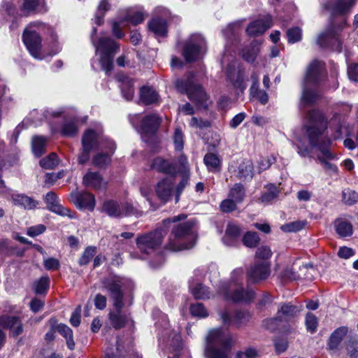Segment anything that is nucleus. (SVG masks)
I'll return each mask as SVG.
<instances>
[{
	"mask_svg": "<svg viewBox=\"0 0 358 358\" xmlns=\"http://www.w3.org/2000/svg\"><path fill=\"white\" fill-rule=\"evenodd\" d=\"M308 122L303 127L306 131L310 147L306 145L302 138L297 139V152L302 157H310L311 150L317 148L322 154V157L318 156L317 160L323 164L324 167L333 172L337 171L336 165L329 162L327 159H333L334 155L329 147L331 140L323 138L322 135L327 128V122L324 115L319 110H311L306 115Z\"/></svg>",
	"mask_w": 358,
	"mask_h": 358,
	"instance_id": "obj_1",
	"label": "nucleus"
},
{
	"mask_svg": "<svg viewBox=\"0 0 358 358\" xmlns=\"http://www.w3.org/2000/svg\"><path fill=\"white\" fill-rule=\"evenodd\" d=\"M102 285L113 301L114 310L108 314L110 323L114 329H120L130 320V314L123 310V299L124 292L134 288V283L128 278L112 275L103 278Z\"/></svg>",
	"mask_w": 358,
	"mask_h": 358,
	"instance_id": "obj_2",
	"label": "nucleus"
},
{
	"mask_svg": "<svg viewBox=\"0 0 358 358\" xmlns=\"http://www.w3.org/2000/svg\"><path fill=\"white\" fill-rule=\"evenodd\" d=\"M244 270L236 268L232 271L228 281H220L217 287V293L225 301L234 303H248L255 297V292L250 288L243 287Z\"/></svg>",
	"mask_w": 358,
	"mask_h": 358,
	"instance_id": "obj_3",
	"label": "nucleus"
},
{
	"mask_svg": "<svg viewBox=\"0 0 358 358\" xmlns=\"http://www.w3.org/2000/svg\"><path fill=\"white\" fill-rule=\"evenodd\" d=\"M152 317L157 329L159 345L167 355L168 358H178L182 348L180 334L169 327L167 315L160 310L155 308Z\"/></svg>",
	"mask_w": 358,
	"mask_h": 358,
	"instance_id": "obj_4",
	"label": "nucleus"
},
{
	"mask_svg": "<svg viewBox=\"0 0 358 358\" xmlns=\"http://www.w3.org/2000/svg\"><path fill=\"white\" fill-rule=\"evenodd\" d=\"M184 215L175 216L163 221L162 225L155 230L149 233L143 234L136 238V245L141 254L131 252L130 257L132 259H146L150 255L157 253L160 248L164 237L167 234L166 225L171 222H176L184 219Z\"/></svg>",
	"mask_w": 358,
	"mask_h": 358,
	"instance_id": "obj_5",
	"label": "nucleus"
},
{
	"mask_svg": "<svg viewBox=\"0 0 358 358\" xmlns=\"http://www.w3.org/2000/svg\"><path fill=\"white\" fill-rule=\"evenodd\" d=\"M147 17L146 10L139 5L119 9L116 17L110 21L113 36L118 39L123 38L125 36L124 28L142 24Z\"/></svg>",
	"mask_w": 358,
	"mask_h": 358,
	"instance_id": "obj_6",
	"label": "nucleus"
},
{
	"mask_svg": "<svg viewBox=\"0 0 358 358\" xmlns=\"http://www.w3.org/2000/svg\"><path fill=\"white\" fill-rule=\"evenodd\" d=\"M323 71V64L317 60L313 61L308 66L303 83L302 94L300 99V109H305L316 103L319 94L316 87L321 80Z\"/></svg>",
	"mask_w": 358,
	"mask_h": 358,
	"instance_id": "obj_7",
	"label": "nucleus"
},
{
	"mask_svg": "<svg viewBox=\"0 0 358 358\" xmlns=\"http://www.w3.org/2000/svg\"><path fill=\"white\" fill-rule=\"evenodd\" d=\"M196 240V235L194 230V222L187 220L173 227L166 248L174 252L188 250L194 247Z\"/></svg>",
	"mask_w": 358,
	"mask_h": 358,
	"instance_id": "obj_8",
	"label": "nucleus"
},
{
	"mask_svg": "<svg viewBox=\"0 0 358 358\" xmlns=\"http://www.w3.org/2000/svg\"><path fill=\"white\" fill-rule=\"evenodd\" d=\"M231 346V338L222 328L211 329L206 337L205 355L207 358H229Z\"/></svg>",
	"mask_w": 358,
	"mask_h": 358,
	"instance_id": "obj_9",
	"label": "nucleus"
},
{
	"mask_svg": "<svg viewBox=\"0 0 358 358\" xmlns=\"http://www.w3.org/2000/svg\"><path fill=\"white\" fill-rule=\"evenodd\" d=\"M108 141L113 140L103 135L101 125L86 129L82 136V147L78 156V162L82 165L86 164L90 158L92 151L104 147Z\"/></svg>",
	"mask_w": 358,
	"mask_h": 358,
	"instance_id": "obj_10",
	"label": "nucleus"
},
{
	"mask_svg": "<svg viewBox=\"0 0 358 358\" xmlns=\"http://www.w3.org/2000/svg\"><path fill=\"white\" fill-rule=\"evenodd\" d=\"M230 48L231 46H227L225 49L222 56L220 63L222 68H226L227 79L231 83L234 87L243 92L246 88L247 78L244 70L240 66H236L235 54H232Z\"/></svg>",
	"mask_w": 358,
	"mask_h": 358,
	"instance_id": "obj_11",
	"label": "nucleus"
},
{
	"mask_svg": "<svg viewBox=\"0 0 358 358\" xmlns=\"http://www.w3.org/2000/svg\"><path fill=\"white\" fill-rule=\"evenodd\" d=\"M349 26L346 20L331 24L321 30L316 36L318 45H343L349 36Z\"/></svg>",
	"mask_w": 358,
	"mask_h": 358,
	"instance_id": "obj_12",
	"label": "nucleus"
},
{
	"mask_svg": "<svg viewBox=\"0 0 358 358\" xmlns=\"http://www.w3.org/2000/svg\"><path fill=\"white\" fill-rule=\"evenodd\" d=\"M175 86L180 93L186 94L198 108H207L208 96L200 85L194 83L192 77H188L186 80H176Z\"/></svg>",
	"mask_w": 358,
	"mask_h": 358,
	"instance_id": "obj_13",
	"label": "nucleus"
},
{
	"mask_svg": "<svg viewBox=\"0 0 358 358\" xmlns=\"http://www.w3.org/2000/svg\"><path fill=\"white\" fill-rule=\"evenodd\" d=\"M131 124L136 129L142 136L143 139L146 141V137L153 136L157 132L160 124L161 118L157 114L153 113L145 115L141 120V125L138 126L140 120L139 115H134L129 118Z\"/></svg>",
	"mask_w": 358,
	"mask_h": 358,
	"instance_id": "obj_14",
	"label": "nucleus"
},
{
	"mask_svg": "<svg viewBox=\"0 0 358 358\" xmlns=\"http://www.w3.org/2000/svg\"><path fill=\"white\" fill-rule=\"evenodd\" d=\"M218 314L224 326L236 328L245 325L251 317L248 311L241 310L232 312L228 308H224L220 310Z\"/></svg>",
	"mask_w": 358,
	"mask_h": 358,
	"instance_id": "obj_15",
	"label": "nucleus"
},
{
	"mask_svg": "<svg viewBox=\"0 0 358 358\" xmlns=\"http://www.w3.org/2000/svg\"><path fill=\"white\" fill-rule=\"evenodd\" d=\"M119 46H96V56L106 74H110L113 69V59L117 54Z\"/></svg>",
	"mask_w": 358,
	"mask_h": 358,
	"instance_id": "obj_16",
	"label": "nucleus"
},
{
	"mask_svg": "<svg viewBox=\"0 0 358 358\" xmlns=\"http://www.w3.org/2000/svg\"><path fill=\"white\" fill-rule=\"evenodd\" d=\"M202 274L196 271L194 275L189 279V289L195 299L207 300L213 296L209 287L201 283Z\"/></svg>",
	"mask_w": 358,
	"mask_h": 358,
	"instance_id": "obj_17",
	"label": "nucleus"
},
{
	"mask_svg": "<svg viewBox=\"0 0 358 358\" xmlns=\"http://www.w3.org/2000/svg\"><path fill=\"white\" fill-rule=\"evenodd\" d=\"M270 275V261H256L255 263L248 269L247 273L248 280L253 283H257L260 281L265 280Z\"/></svg>",
	"mask_w": 358,
	"mask_h": 358,
	"instance_id": "obj_18",
	"label": "nucleus"
},
{
	"mask_svg": "<svg viewBox=\"0 0 358 358\" xmlns=\"http://www.w3.org/2000/svg\"><path fill=\"white\" fill-rule=\"evenodd\" d=\"M356 0H322L321 6L332 15H344L352 9Z\"/></svg>",
	"mask_w": 358,
	"mask_h": 358,
	"instance_id": "obj_19",
	"label": "nucleus"
},
{
	"mask_svg": "<svg viewBox=\"0 0 358 358\" xmlns=\"http://www.w3.org/2000/svg\"><path fill=\"white\" fill-rule=\"evenodd\" d=\"M103 211L110 217H121L134 215L136 209L129 203L119 204L114 201H108L103 203Z\"/></svg>",
	"mask_w": 358,
	"mask_h": 358,
	"instance_id": "obj_20",
	"label": "nucleus"
},
{
	"mask_svg": "<svg viewBox=\"0 0 358 358\" xmlns=\"http://www.w3.org/2000/svg\"><path fill=\"white\" fill-rule=\"evenodd\" d=\"M102 151L96 152L92 157V164L99 169L106 168L111 162V157L116 150L113 141H106V145L101 148Z\"/></svg>",
	"mask_w": 358,
	"mask_h": 358,
	"instance_id": "obj_21",
	"label": "nucleus"
},
{
	"mask_svg": "<svg viewBox=\"0 0 358 358\" xmlns=\"http://www.w3.org/2000/svg\"><path fill=\"white\" fill-rule=\"evenodd\" d=\"M273 25L270 15L251 21L245 29V32L250 38H256L264 34Z\"/></svg>",
	"mask_w": 358,
	"mask_h": 358,
	"instance_id": "obj_22",
	"label": "nucleus"
},
{
	"mask_svg": "<svg viewBox=\"0 0 358 358\" xmlns=\"http://www.w3.org/2000/svg\"><path fill=\"white\" fill-rule=\"evenodd\" d=\"M45 201L48 208L50 211L62 217L66 216L71 219L76 218L75 213L59 204V199L55 192H48L45 196Z\"/></svg>",
	"mask_w": 358,
	"mask_h": 358,
	"instance_id": "obj_23",
	"label": "nucleus"
},
{
	"mask_svg": "<svg viewBox=\"0 0 358 358\" xmlns=\"http://www.w3.org/2000/svg\"><path fill=\"white\" fill-rule=\"evenodd\" d=\"M303 306H294L291 303H280L278 308V318L281 322H292L299 315Z\"/></svg>",
	"mask_w": 358,
	"mask_h": 358,
	"instance_id": "obj_24",
	"label": "nucleus"
},
{
	"mask_svg": "<svg viewBox=\"0 0 358 358\" xmlns=\"http://www.w3.org/2000/svg\"><path fill=\"white\" fill-rule=\"evenodd\" d=\"M0 327L10 331V334L17 337L23 332L22 320L18 316L3 315L0 317Z\"/></svg>",
	"mask_w": 358,
	"mask_h": 358,
	"instance_id": "obj_25",
	"label": "nucleus"
},
{
	"mask_svg": "<svg viewBox=\"0 0 358 358\" xmlns=\"http://www.w3.org/2000/svg\"><path fill=\"white\" fill-rule=\"evenodd\" d=\"M28 52L35 59L48 60L61 51L59 46H25Z\"/></svg>",
	"mask_w": 358,
	"mask_h": 358,
	"instance_id": "obj_26",
	"label": "nucleus"
},
{
	"mask_svg": "<svg viewBox=\"0 0 358 358\" xmlns=\"http://www.w3.org/2000/svg\"><path fill=\"white\" fill-rule=\"evenodd\" d=\"M42 23L34 22L29 24L22 33L24 45H41L42 40L38 33Z\"/></svg>",
	"mask_w": 358,
	"mask_h": 358,
	"instance_id": "obj_27",
	"label": "nucleus"
},
{
	"mask_svg": "<svg viewBox=\"0 0 358 358\" xmlns=\"http://www.w3.org/2000/svg\"><path fill=\"white\" fill-rule=\"evenodd\" d=\"M72 202L79 209L93 210L95 206V198L93 194L84 192H75L71 194Z\"/></svg>",
	"mask_w": 358,
	"mask_h": 358,
	"instance_id": "obj_28",
	"label": "nucleus"
},
{
	"mask_svg": "<svg viewBox=\"0 0 358 358\" xmlns=\"http://www.w3.org/2000/svg\"><path fill=\"white\" fill-rule=\"evenodd\" d=\"M151 168L159 173L175 176L178 173L176 163L173 160L157 157L152 162Z\"/></svg>",
	"mask_w": 358,
	"mask_h": 358,
	"instance_id": "obj_29",
	"label": "nucleus"
},
{
	"mask_svg": "<svg viewBox=\"0 0 358 358\" xmlns=\"http://www.w3.org/2000/svg\"><path fill=\"white\" fill-rule=\"evenodd\" d=\"M16 13V8L12 3L3 2L0 8V27H1L5 22L12 20L10 29L11 30L16 29L18 27L15 17Z\"/></svg>",
	"mask_w": 358,
	"mask_h": 358,
	"instance_id": "obj_30",
	"label": "nucleus"
},
{
	"mask_svg": "<svg viewBox=\"0 0 358 358\" xmlns=\"http://www.w3.org/2000/svg\"><path fill=\"white\" fill-rule=\"evenodd\" d=\"M173 191V181L168 178L162 179L158 182L155 187L156 195L162 204L166 203L170 199Z\"/></svg>",
	"mask_w": 358,
	"mask_h": 358,
	"instance_id": "obj_31",
	"label": "nucleus"
},
{
	"mask_svg": "<svg viewBox=\"0 0 358 358\" xmlns=\"http://www.w3.org/2000/svg\"><path fill=\"white\" fill-rule=\"evenodd\" d=\"M148 29L152 32L155 37H165L168 33L167 21L160 17H152L147 24Z\"/></svg>",
	"mask_w": 358,
	"mask_h": 358,
	"instance_id": "obj_32",
	"label": "nucleus"
},
{
	"mask_svg": "<svg viewBox=\"0 0 358 358\" xmlns=\"http://www.w3.org/2000/svg\"><path fill=\"white\" fill-rule=\"evenodd\" d=\"M48 10L45 0H23L21 11L24 15Z\"/></svg>",
	"mask_w": 358,
	"mask_h": 358,
	"instance_id": "obj_33",
	"label": "nucleus"
},
{
	"mask_svg": "<svg viewBox=\"0 0 358 358\" xmlns=\"http://www.w3.org/2000/svg\"><path fill=\"white\" fill-rule=\"evenodd\" d=\"M78 131V120L76 116L67 117L64 116V120L61 126L59 132L65 137H74Z\"/></svg>",
	"mask_w": 358,
	"mask_h": 358,
	"instance_id": "obj_34",
	"label": "nucleus"
},
{
	"mask_svg": "<svg viewBox=\"0 0 358 358\" xmlns=\"http://www.w3.org/2000/svg\"><path fill=\"white\" fill-rule=\"evenodd\" d=\"M241 233L240 227L233 223L227 225L225 234L222 238L224 244L228 246H235L238 243Z\"/></svg>",
	"mask_w": 358,
	"mask_h": 358,
	"instance_id": "obj_35",
	"label": "nucleus"
},
{
	"mask_svg": "<svg viewBox=\"0 0 358 358\" xmlns=\"http://www.w3.org/2000/svg\"><path fill=\"white\" fill-rule=\"evenodd\" d=\"M11 199L14 205L20 206L25 210L34 209L38 204L36 200L23 194H13Z\"/></svg>",
	"mask_w": 358,
	"mask_h": 358,
	"instance_id": "obj_36",
	"label": "nucleus"
},
{
	"mask_svg": "<svg viewBox=\"0 0 358 358\" xmlns=\"http://www.w3.org/2000/svg\"><path fill=\"white\" fill-rule=\"evenodd\" d=\"M203 46H183L182 55L187 62H192L201 59L205 54Z\"/></svg>",
	"mask_w": 358,
	"mask_h": 358,
	"instance_id": "obj_37",
	"label": "nucleus"
},
{
	"mask_svg": "<svg viewBox=\"0 0 358 358\" xmlns=\"http://www.w3.org/2000/svg\"><path fill=\"white\" fill-rule=\"evenodd\" d=\"M110 0H101L97 6L94 17L92 19L93 24H95L96 26L103 24L106 13L107 11L110 10Z\"/></svg>",
	"mask_w": 358,
	"mask_h": 358,
	"instance_id": "obj_38",
	"label": "nucleus"
},
{
	"mask_svg": "<svg viewBox=\"0 0 358 358\" xmlns=\"http://www.w3.org/2000/svg\"><path fill=\"white\" fill-rule=\"evenodd\" d=\"M117 80L121 83L120 89L122 96L127 101L131 100L134 93L133 80L124 75H119Z\"/></svg>",
	"mask_w": 358,
	"mask_h": 358,
	"instance_id": "obj_39",
	"label": "nucleus"
},
{
	"mask_svg": "<svg viewBox=\"0 0 358 358\" xmlns=\"http://www.w3.org/2000/svg\"><path fill=\"white\" fill-rule=\"evenodd\" d=\"M83 184L86 187L94 189L101 188L104 183L102 176L99 172H87L83 177Z\"/></svg>",
	"mask_w": 358,
	"mask_h": 358,
	"instance_id": "obj_40",
	"label": "nucleus"
},
{
	"mask_svg": "<svg viewBox=\"0 0 358 358\" xmlns=\"http://www.w3.org/2000/svg\"><path fill=\"white\" fill-rule=\"evenodd\" d=\"M159 96L155 89L143 86L140 90L141 101L146 105L158 102Z\"/></svg>",
	"mask_w": 358,
	"mask_h": 358,
	"instance_id": "obj_41",
	"label": "nucleus"
},
{
	"mask_svg": "<svg viewBox=\"0 0 358 358\" xmlns=\"http://www.w3.org/2000/svg\"><path fill=\"white\" fill-rule=\"evenodd\" d=\"M253 164L249 159L243 160L238 166L236 176L240 180H250L253 176Z\"/></svg>",
	"mask_w": 358,
	"mask_h": 358,
	"instance_id": "obj_42",
	"label": "nucleus"
},
{
	"mask_svg": "<svg viewBox=\"0 0 358 358\" xmlns=\"http://www.w3.org/2000/svg\"><path fill=\"white\" fill-rule=\"evenodd\" d=\"M265 188L266 191L262 192L259 201L264 205H268L278 197L279 190L273 184H268Z\"/></svg>",
	"mask_w": 358,
	"mask_h": 358,
	"instance_id": "obj_43",
	"label": "nucleus"
},
{
	"mask_svg": "<svg viewBox=\"0 0 358 358\" xmlns=\"http://www.w3.org/2000/svg\"><path fill=\"white\" fill-rule=\"evenodd\" d=\"M48 138L43 136H34L31 140L32 152L36 157H41L45 152Z\"/></svg>",
	"mask_w": 358,
	"mask_h": 358,
	"instance_id": "obj_44",
	"label": "nucleus"
},
{
	"mask_svg": "<svg viewBox=\"0 0 358 358\" xmlns=\"http://www.w3.org/2000/svg\"><path fill=\"white\" fill-rule=\"evenodd\" d=\"M348 330L346 327H341L336 329L329 338L328 343L329 348L331 350L336 349L341 342L343 338L347 334Z\"/></svg>",
	"mask_w": 358,
	"mask_h": 358,
	"instance_id": "obj_45",
	"label": "nucleus"
},
{
	"mask_svg": "<svg viewBox=\"0 0 358 358\" xmlns=\"http://www.w3.org/2000/svg\"><path fill=\"white\" fill-rule=\"evenodd\" d=\"M203 162L208 170L213 173L219 172L221 166L220 158L213 153H207L203 157Z\"/></svg>",
	"mask_w": 358,
	"mask_h": 358,
	"instance_id": "obj_46",
	"label": "nucleus"
},
{
	"mask_svg": "<svg viewBox=\"0 0 358 358\" xmlns=\"http://www.w3.org/2000/svg\"><path fill=\"white\" fill-rule=\"evenodd\" d=\"M57 331L65 338L66 345L71 350L75 348V342L73 336V331L67 325L64 324H59L57 327Z\"/></svg>",
	"mask_w": 358,
	"mask_h": 358,
	"instance_id": "obj_47",
	"label": "nucleus"
},
{
	"mask_svg": "<svg viewBox=\"0 0 358 358\" xmlns=\"http://www.w3.org/2000/svg\"><path fill=\"white\" fill-rule=\"evenodd\" d=\"M336 233L341 237L350 236L352 234V224L343 219H338L335 222Z\"/></svg>",
	"mask_w": 358,
	"mask_h": 358,
	"instance_id": "obj_48",
	"label": "nucleus"
},
{
	"mask_svg": "<svg viewBox=\"0 0 358 358\" xmlns=\"http://www.w3.org/2000/svg\"><path fill=\"white\" fill-rule=\"evenodd\" d=\"M189 311L193 317L199 319L206 318L209 313L205 306L201 303H195L191 304Z\"/></svg>",
	"mask_w": 358,
	"mask_h": 358,
	"instance_id": "obj_49",
	"label": "nucleus"
},
{
	"mask_svg": "<svg viewBox=\"0 0 358 358\" xmlns=\"http://www.w3.org/2000/svg\"><path fill=\"white\" fill-rule=\"evenodd\" d=\"M229 198L232 199L237 203L242 202L245 196V189L240 183H236L231 188L229 192Z\"/></svg>",
	"mask_w": 358,
	"mask_h": 358,
	"instance_id": "obj_50",
	"label": "nucleus"
},
{
	"mask_svg": "<svg viewBox=\"0 0 358 358\" xmlns=\"http://www.w3.org/2000/svg\"><path fill=\"white\" fill-rule=\"evenodd\" d=\"M250 95L252 98H255L263 105H265L268 101V95L266 91L262 90L259 87H255L251 86L250 88Z\"/></svg>",
	"mask_w": 358,
	"mask_h": 358,
	"instance_id": "obj_51",
	"label": "nucleus"
},
{
	"mask_svg": "<svg viewBox=\"0 0 358 358\" xmlns=\"http://www.w3.org/2000/svg\"><path fill=\"white\" fill-rule=\"evenodd\" d=\"M50 280L48 277L43 276L34 282L33 288L36 294H45L49 288Z\"/></svg>",
	"mask_w": 358,
	"mask_h": 358,
	"instance_id": "obj_52",
	"label": "nucleus"
},
{
	"mask_svg": "<svg viewBox=\"0 0 358 358\" xmlns=\"http://www.w3.org/2000/svg\"><path fill=\"white\" fill-rule=\"evenodd\" d=\"M286 34L289 43H299L302 39V29L299 27L288 29Z\"/></svg>",
	"mask_w": 358,
	"mask_h": 358,
	"instance_id": "obj_53",
	"label": "nucleus"
},
{
	"mask_svg": "<svg viewBox=\"0 0 358 358\" xmlns=\"http://www.w3.org/2000/svg\"><path fill=\"white\" fill-rule=\"evenodd\" d=\"M59 159L57 155L52 152L48 157L40 160V165L42 168L46 169H52L58 164Z\"/></svg>",
	"mask_w": 358,
	"mask_h": 358,
	"instance_id": "obj_54",
	"label": "nucleus"
},
{
	"mask_svg": "<svg viewBox=\"0 0 358 358\" xmlns=\"http://www.w3.org/2000/svg\"><path fill=\"white\" fill-rule=\"evenodd\" d=\"M257 46H244L241 50L242 57L248 62H253L258 53Z\"/></svg>",
	"mask_w": 358,
	"mask_h": 358,
	"instance_id": "obj_55",
	"label": "nucleus"
},
{
	"mask_svg": "<svg viewBox=\"0 0 358 358\" xmlns=\"http://www.w3.org/2000/svg\"><path fill=\"white\" fill-rule=\"evenodd\" d=\"M259 242V237L257 232H247L243 237V243L248 248H255Z\"/></svg>",
	"mask_w": 358,
	"mask_h": 358,
	"instance_id": "obj_56",
	"label": "nucleus"
},
{
	"mask_svg": "<svg viewBox=\"0 0 358 358\" xmlns=\"http://www.w3.org/2000/svg\"><path fill=\"white\" fill-rule=\"evenodd\" d=\"M96 253V247L95 246H88L85 248V251L83 252L82 256L80 257L78 264L80 266L87 265L92 258L95 255Z\"/></svg>",
	"mask_w": 358,
	"mask_h": 358,
	"instance_id": "obj_57",
	"label": "nucleus"
},
{
	"mask_svg": "<svg viewBox=\"0 0 358 358\" xmlns=\"http://www.w3.org/2000/svg\"><path fill=\"white\" fill-rule=\"evenodd\" d=\"M305 324L308 331L313 334L317 331L318 320L312 313H308L306 315Z\"/></svg>",
	"mask_w": 358,
	"mask_h": 358,
	"instance_id": "obj_58",
	"label": "nucleus"
},
{
	"mask_svg": "<svg viewBox=\"0 0 358 358\" xmlns=\"http://www.w3.org/2000/svg\"><path fill=\"white\" fill-rule=\"evenodd\" d=\"M173 138L176 150L181 151L184 147V134L180 128H176Z\"/></svg>",
	"mask_w": 358,
	"mask_h": 358,
	"instance_id": "obj_59",
	"label": "nucleus"
},
{
	"mask_svg": "<svg viewBox=\"0 0 358 358\" xmlns=\"http://www.w3.org/2000/svg\"><path fill=\"white\" fill-rule=\"evenodd\" d=\"M343 201L347 205H353L358 201V194L350 189H345L343 192Z\"/></svg>",
	"mask_w": 358,
	"mask_h": 358,
	"instance_id": "obj_60",
	"label": "nucleus"
},
{
	"mask_svg": "<svg viewBox=\"0 0 358 358\" xmlns=\"http://www.w3.org/2000/svg\"><path fill=\"white\" fill-rule=\"evenodd\" d=\"M66 108L60 107L58 108H45L43 110V115L45 118L59 117L66 114Z\"/></svg>",
	"mask_w": 358,
	"mask_h": 358,
	"instance_id": "obj_61",
	"label": "nucleus"
},
{
	"mask_svg": "<svg viewBox=\"0 0 358 358\" xmlns=\"http://www.w3.org/2000/svg\"><path fill=\"white\" fill-rule=\"evenodd\" d=\"M272 251L271 248L268 246H261L257 248L255 257L257 259H261L262 261H269L268 259L272 256Z\"/></svg>",
	"mask_w": 358,
	"mask_h": 358,
	"instance_id": "obj_62",
	"label": "nucleus"
},
{
	"mask_svg": "<svg viewBox=\"0 0 358 358\" xmlns=\"http://www.w3.org/2000/svg\"><path fill=\"white\" fill-rule=\"evenodd\" d=\"M207 43L206 37L201 33H194L191 34L185 45H203Z\"/></svg>",
	"mask_w": 358,
	"mask_h": 358,
	"instance_id": "obj_63",
	"label": "nucleus"
},
{
	"mask_svg": "<svg viewBox=\"0 0 358 358\" xmlns=\"http://www.w3.org/2000/svg\"><path fill=\"white\" fill-rule=\"evenodd\" d=\"M140 192L141 195L145 198V199L149 202L150 207L152 210H155L157 208L158 205L153 201L152 197L154 196L152 190L148 187H141L140 189Z\"/></svg>",
	"mask_w": 358,
	"mask_h": 358,
	"instance_id": "obj_64",
	"label": "nucleus"
}]
</instances>
